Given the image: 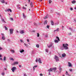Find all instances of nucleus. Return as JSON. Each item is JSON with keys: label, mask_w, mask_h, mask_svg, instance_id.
<instances>
[{"label": "nucleus", "mask_w": 76, "mask_h": 76, "mask_svg": "<svg viewBox=\"0 0 76 76\" xmlns=\"http://www.w3.org/2000/svg\"><path fill=\"white\" fill-rule=\"evenodd\" d=\"M63 47L64 48L65 50H67L68 49V44H64L63 45Z\"/></svg>", "instance_id": "f257e3e1"}, {"label": "nucleus", "mask_w": 76, "mask_h": 76, "mask_svg": "<svg viewBox=\"0 0 76 76\" xmlns=\"http://www.w3.org/2000/svg\"><path fill=\"white\" fill-rule=\"evenodd\" d=\"M56 70H57V68L54 67L53 68H50V69L48 70V72H50H50H52L53 70H54V71H56Z\"/></svg>", "instance_id": "f03ea898"}, {"label": "nucleus", "mask_w": 76, "mask_h": 76, "mask_svg": "<svg viewBox=\"0 0 76 76\" xmlns=\"http://www.w3.org/2000/svg\"><path fill=\"white\" fill-rule=\"evenodd\" d=\"M56 38L58 39V40L55 39L54 40V42H55L58 43V41H60V39H59V37H56Z\"/></svg>", "instance_id": "7ed1b4c3"}, {"label": "nucleus", "mask_w": 76, "mask_h": 76, "mask_svg": "<svg viewBox=\"0 0 76 76\" xmlns=\"http://www.w3.org/2000/svg\"><path fill=\"white\" fill-rule=\"evenodd\" d=\"M38 61L39 62V63H40V64H41L42 63V62L41 61V58H39L38 59H38H37L36 61V62H38Z\"/></svg>", "instance_id": "20e7f679"}, {"label": "nucleus", "mask_w": 76, "mask_h": 76, "mask_svg": "<svg viewBox=\"0 0 76 76\" xmlns=\"http://www.w3.org/2000/svg\"><path fill=\"white\" fill-rule=\"evenodd\" d=\"M15 70H16V68L15 66L13 67L11 69V70H12V72H15Z\"/></svg>", "instance_id": "39448f33"}, {"label": "nucleus", "mask_w": 76, "mask_h": 76, "mask_svg": "<svg viewBox=\"0 0 76 76\" xmlns=\"http://www.w3.org/2000/svg\"><path fill=\"white\" fill-rule=\"evenodd\" d=\"M10 34H13V29H10Z\"/></svg>", "instance_id": "423d86ee"}, {"label": "nucleus", "mask_w": 76, "mask_h": 76, "mask_svg": "<svg viewBox=\"0 0 76 76\" xmlns=\"http://www.w3.org/2000/svg\"><path fill=\"white\" fill-rule=\"evenodd\" d=\"M68 63L69 67H72V64H71V63L68 62Z\"/></svg>", "instance_id": "0eeeda50"}, {"label": "nucleus", "mask_w": 76, "mask_h": 76, "mask_svg": "<svg viewBox=\"0 0 76 76\" xmlns=\"http://www.w3.org/2000/svg\"><path fill=\"white\" fill-rule=\"evenodd\" d=\"M48 48H50V47H52V46L53 45V44L51 43L49 46H48V44L47 45Z\"/></svg>", "instance_id": "6e6552de"}, {"label": "nucleus", "mask_w": 76, "mask_h": 76, "mask_svg": "<svg viewBox=\"0 0 76 76\" xmlns=\"http://www.w3.org/2000/svg\"><path fill=\"white\" fill-rule=\"evenodd\" d=\"M18 63H18V61L15 62L13 64V65H15V64H18Z\"/></svg>", "instance_id": "1a4fd4ad"}, {"label": "nucleus", "mask_w": 76, "mask_h": 76, "mask_svg": "<svg viewBox=\"0 0 76 76\" xmlns=\"http://www.w3.org/2000/svg\"><path fill=\"white\" fill-rule=\"evenodd\" d=\"M62 56L63 57H66V54H65V53H64L62 54Z\"/></svg>", "instance_id": "9d476101"}, {"label": "nucleus", "mask_w": 76, "mask_h": 76, "mask_svg": "<svg viewBox=\"0 0 76 76\" xmlns=\"http://www.w3.org/2000/svg\"><path fill=\"white\" fill-rule=\"evenodd\" d=\"M24 33H25V32H24V31H23V30H21L20 32V34H24Z\"/></svg>", "instance_id": "9b49d317"}, {"label": "nucleus", "mask_w": 76, "mask_h": 76, "mask_svg": "<svg viewBox=\"0 0 76 76\" xmlns=\"http://www.w3.org/2000/svg\"><path fill=\"white\" fill-rule=\"evenodd\" d=\"M48 18V15H47L44 18V19H45Z\"/></svg>", "instance_id": "f8f14e48"}, {"label": "nucleus", "mask_w": 76, "mask_h": 76, "mask_svg": "<svg viewBox=\"0 0 76 76\" xmlns=\"http://www.w3.org/2000/svg\"><path fill=\"white\" fill-rule=\"evenodd\" d=\"M57 58H58V57L57 56H55L54 57V59H57Z\"/></svg>", "instance_id": "ddd939ff"}, {"label": "nucleus", "mask_w": 76, "mask_h": 76, "mask_svg": "<svg viewBox=\"0 0 76 76\" xmlns=\"http://www.w3.org/2000/svg\"><path fill=\"white\" fill-rule=\"evenodd\" d=\"M7 12H9V11H10V12H12V10H11V9H7Z\"/></svg>", "instance_id": "4468645a"}, {"label": "nucleus", "mask_w": 76, "mask_h": 76, "mask_svg": "<svg viewBox=\"0 0 76 76\" xmlns=\"http://www.w3.org/2000/svg\"><path fill=\"white\" fill-rule=\"evenodd\" d=\"M76 1H75L74 0L73 1H72L71 3L72 4H75L76 3Z\"/></svg>", "instance_id": "2eb2a0df"}, {"label": "nucleus", "mask_w": 76, "mask_h": 76, "mask_svg": "<svg viewBox=\"0 0 76 76\" xmlns=\"http://www.w3.org/2000/svg\"><path fill=\"white\" fill-rule=\"evenodd\" d=\"M23 18H24V19H25V18H26V16L25 15V14H24V13H23Z\"/></svg>", "instance_id": "dca6fc26"}, {"label": "nucleus", "mask_w": 76, "mask_h": 76, "mask_svg": "<svg viewBox=\"0 0 76 76\" xmlns=\"http://www.w3.org/2000/svg\"><path fill=\"white\" fill-rule=\"evenodd\" d=\"M1 1L2 3H4L5 1L4 0H1Z\"/></svg>", "instance_id": "f3484780"}, {"label": "nucleus", "mask_w": 76, "mask_h": 76, "mask_svg": "<svg viewBox=\"0 0 76 76\" xmlns=\"http://www.w3.org/2000/svg\"><path fill=\"white\" fill-rule=\"evenodd\" d=\"M20 53H23V52H24V50L22 49L20 51Z\"/></svg>", "instance_id": "a211bd4d"}, {"label": "nucleus", "mask_w": 76, "mask_h": 76, "mask_svg": "<svg viewBox=\"0 0 76 76\" xmlns=\"http://www.w3.org/2000/svg\"><path fill=\"white\" fill-rule=\"evenodd\" d=\"M51 23L52 25H54V22L53 21H51Z\"/></svg>", "instance_id": "6ab92c4d"}, {"label": "nucleus", "mask_w": 76, "mask_h": 76, "mask_svg": "<svg viewBox=\"0 0 76 76\" xmlns=\"http://www.w3.org/2000/svg\"><path fill=\"white\" fill-rule=\"evenodd\" d=\"M2 39H3V40H5V37H4V36H2Z\"/></svg>", "instance_id": "aec40b11"}, {"label": "nucleus", "mask_w": 76, "mask_h": 76, "mask_svg": "<svg viewBox=\"0 0 76 76\" xmlns=\"http://www.w3.org/2000/svg\"><path fill=\"white\" fill-rule=\"evenodd\" d=\"M52 2V1H51V0H49V4H50V3H51Z\"/></svg>", "instance_id": "412c9836"}, {"label": "nucleus", "mask_w": 76, "mask_h": 76, "mask_svg": "<svg viewBox=\"0 0 76 76\" xmlns=\"http://www.w3.org/2000/svg\"><path fill=\"white\" fill-rule=\"evenodd\" d=\"M66 75H67L68 76H69V73H68V72H67V71L66 72Z\"/></svg>", "instance_id": "4be33fe9"}, {"label": "nucleus", "mask_w": 76, "mask_h": 76, "mask_svg": "<svg viewBox=\"0 0 76 76\" xmlns=\"http://www.w3.org/2000/svg\"><path fill=\"white\" fill-rule=\"evenodd\" d=\"M44 23L45 25V24H47V20L45 21Z\"/></svg>", "instance_id": "5701e85b"}, {"label": "nucleus", "mask_w": 76, "mask_h": 76, "mask_svg": "<svg viewBox=\"0 0 76 76\" xmlns=\"http://www.w3.org/2000/svg\"><path fill=\"white\" fill-rule=\"evenodd\" d=\"M30 4H31V7H32L33 6V5H32V4H33V3H32V2H31L30 3Z\"/></svg>", "instance_id": "b1692460"}, {"label": "nucleus", "mask_w": 76, "mask_h": 76, "mask_svg": "<svg viewBox=\"0 0 76 76\" xmlns=\"http://www.w3.org/2000/svg\"><path fill=\"white\" fill-rule=\"evenodd\" d=\"M36 47H37V48H39V45L38 44H37L36 45Z\"/></svg>", "instance_id": "393cba45"}, {"label": "nucleus", "mask_w": 76, "mask_h": 76, "mask_svg": "<svg viewBox=\"0 0 76 76\" xmlns=\"http://www.w3.org/2000/svg\"><path fill=\"white\" fill-rule=\"evenodd\" d=\"M24 45L25 46L27 47H28V44H26V43H24Z\"/></svg>", "instance_id": "a878e982"}, {"label": "nucleus", "mask_w": 76, "mask_h": 76, "mask_svg": "<svg viewBox=\"0 0 76 76\" xmlns=\"http://www.w3.org/2000/svg\"><path fill=\"white\" fill-rule=\"evenodd\" d=\"M56 61H59V58H57V59H55Z\"/></svg>", "instance_id": "bb28decb"}, {"label": "nucleus", "mask_w": 76, "mask_h": 76, "mask_svg": "<svg viewBox=\"0 0 76 76\" xmlns=\"http://www.w3.org/2000/svg\"><path fill=\"white\" fill-rule=\"evenodd\" d=\"M1 20L4 23H6V21H5L4 20V19H2Z\"/></svg>", "instance_id": "cd10ccee"}, {"label": "nucleus", "mask_w": 76, "mask_h": 76, "mask_svg": "<svg viewBox=\"0 0 76 76\" xmlns=\"http://www.w3.org/2000/svg\"><path fill=\"white\" fill-rule=\"evenodd\" d=\"M2 76H4V72H2Z\"/></svg>", "instance_id": "c85d7f7f"}, {"label": "nucleus", "mask_w": 76, "mask_h": 76, "mask_svg": "<svg viewBox=\"0 0 76 76\" xmlns=\"http://www.w3.org/2000/svg\"><path fill=\"white\" fill-rule=\"evenodd\" d=\"M37 37H39V33H37Z\"/></svg>", "instance_id": "c756f323"}, {"label": "nucleus", "mask_w": 76, "mask_h": 76, "mask_svg": "<svg viewBox=\"0 0 76 76\" xmlns=\"http://www.w3.org/2000/svg\"><path fill=\"white\" fill-rule=\"evenodd\" d=\"M4 61H5V60H6V56H4Z\"/></svg>", "instance_id": "7c9ffc66"}, {"label": "nucleus", "mask_w": 76, "mask_h": 76, "mask_svg": "<svg viewBox=\"0 0 76 76\" xmlns=\"http://www.w3.org/2000/svg\"><path fill=\"white\" fill-rule=\"evenodd\" d=\"M69 70L70 72H72L73 70L72 69H69Z\"/></svg>", "instance_id": "2f4dec72"}, {"label": "nucleus", "mask_w": 76, "mask_h": 76, "mask_svg": "<svg viewBox=\"0 0 76 76\" xmlns=\"http://www.w3.org/2000/svg\"><path fill=\"white\" fill-rule=\"evenodd\" d=\"M5 29H6V30H7L8 29L7 28V27H6V26L5 27Z\"/></svg>", "instance_id": "473e14b6"}, {"label": "nucleus", "mask_w": 76, "mask_h": 76, "mask_svg": "<svg viewBox=\"0 0 76 76\" xmlns=\"http://www.w3.org/2000/svg\"><path fill=\"white\" fill-rule=\"evenodd\" d=\"M56 29L58 32V31H59V28H58Z\"/></svg>", "instance_id": "72a5a7b5"}, {"label": "nucleus", "mask_w": 76, "mask_h": 76, "mask_svg": "<svg viewBox=\"0 0 76 76\" xmlns=\"http://www.w3.org/2000/svg\"><path fill=\"white\" fill-rule=\"evenodd\" d=\"M23 9H25V10L26 9V8H25V7H23Z\"/></svg>", "instance_id": "f704fd0d"}, {"label": "nucleus", "mask_w": 76, "mask_h": 76, "mask_svg": "<svg viewBox=\"0 0 76 76\" xmlns=\"http://www.w3.org/2000/svg\"><path fill=\"white\" fill-rule=\"evenodd\" d=\"M20 41L21 42H23V40L22 39L20 40Z\"/></svg>", "instance_id": "c9c22d12"}, {"label": "nucleus", "mask_w": 76, "mask_h": 76, "mask_svg": "<svg viewBox=\"0 0 76 76\" xmlns=\"http://www.w3.org/2000/svg\"><path fill=\"white\" fill-rule=\"evenodd\" d=\"M11 51L13 53H15V51L13 50H12Z\"/></svg>", "instance_id": "e433bc0d"}, {"label": "nucleus", "mask_w": 76, "mask_h": 76, "mask_svg": "<svg viewBox=\"0 0 76 76\" xmlns=\"http://www.w3.org/2000/svg\"><path fill=\"white\" fill-rule=\"evenodd\" d=\"M49 27L50 26H47V28H48V29H49Z\"/></svg>", "instance_id": "4c0bfd02"}, {"label": "nucleus", "mask_w": 76, "mask_h": 76, "mask_svg": "<svg viewBox=\"0 0 76 76\" xmlns=\"http://www.w3.org/2000/svg\"><path fill=\"white\" fill-rule=\"evenodd\" d=\"M10 60H13V61L14 60V59H13V58H11L10 59Z\"/></svg>", "instance_id": "58836bf2"}, {"label": "nucleus", "mask_w": 76, "mask_h": 76, "mask_svg": "<svg viewBox=\"0 0 76 76\" xmlns=\"http://www.w3.org/2000/svg\"><path fill=\"white\" fill-rule=\"evenodd\" d=\"M10 19L11 20H13V18H10Z\"/></svg>", "instance_id": "ea45409f"}, {"label": "nucleus", "mask_w": 76, "mask_h": 76, "mask_svg": "<svg viewBox=\"0 0 76 76\" xmlns=\"http://www.w3.org/2000/svg\"><path fill=\"white\" fill-rule=\"evenodd\" d=\"M46 52H48V49H46L45 50Z\"/></svg>", "instance_id": "a19ab883"}, {"label": "nucleus", "mask_w": 76, "mask_h": 76, "mask_svg": "<svg viewBox=\"0 0 76 76\" xmlns=\"http://www.w3.org/2000/svg\"><path fill=\"white\" fill-rule=\"evenodd\" d=\"M50 72H51V71H50L49 72V75H51V74L50 73Z\"/></svg>", "instance_id": "79ce46f5"}, {"label": "nucleus", "mask_w": 76, "mask_h": 76, "mask_svg": "<svg viewBox=\"0 0 76 76\" xmlns=\"http://www.w3.org/2000/svg\"><path fill=\"white\" fill-rule=\"evenodd\" d=\"M70 10H72L73 8H70Z\"/></svg>", "instance_id": "37998d69"}, {"label": "nucleus", "mask_w": 76, "mask_h": 76, "mask_svg": "<svg viewBox=\"0 0 76 76\" xmlns=\"http://www.w3.org/2000/svg\"><path fill=\"white\" fill-rule=\"evenodd\" d=\"M40 76H43L42 74H40Z\"/></svg>", "instance_id": "c03bdc74"}, {"label": "nucleus", "mask_w": 76, "mask_h": 76, "mask_svg": "<svg viewBox=\"0 0 76 76\" xmlns=\"http://www.w3.org/2000/svg\"><path fill=\"white\" fill-rule=\"evenodd\" d=\"M59 70H60V71H61L62 69H61V68H60L59 69Z\"/></svg>", "instance_id": "a18cd8bd"}, {"label": "nucleus", "mask_w": 76, "mask_h": 76, "mask_svg": "<svg viewBox=\"0 0 76 76\" xmlns=\"http://www.w3.org/2000/svg\"><path fill=\"white\" fill-rule=\"evenodd\" d=\"M1 34L2 35V36H4V34H3V33H2V34Z\"/></svg>", "instance_id": "49530a36"}, {"label": "nucleus", "mask_w": 76, "mask_h": 76, "mask_svg": "<svg viewBox=\"0 0 76 76\" xmlns=\"http://www.w3.org/2000/svg\"><path fill=\"white\" fill-rule=\"evenodd\" d=\"M27 42H29V39H27Z\"/></svg>", "instance_id": "de8ad7c7"}, {"label": "nucleus", "mask_w": 76, "mask_h": 76, "mask_svg": "<svg viewBox=\"0 0 76 76\" xmlns=\"http://www.w3.org/2000/svg\"><path fill=\"white\" fill-rule=\"evenodd\" d=\"M2 50V48L0 47V50Z\"/></svg>", "instance_id": "09e8293b"}, {"label": "nucleus", "mask_w": 76, "mask_h": 76, "mask_svg": "<svg viewBox=\"0 0 76 76\" xmlns=\"http://www.w3.org/2000/svg\"><path fill=\"white\" fill-rule=\"evenodd\" d=\"M0 60H3V59H2V58H0Z\"/></svg>", "instance_id": "8fccbe9b"}, {"label": "nucleus", "mask_w": 76, "mask_h": 76, "mask_svg": "<svg viewBox=\"0 0 76 76\" xmlns=\"http://www.w3.org/2000/svg\"><path fill=\"white\" fill-rule=\"evenodd\" d=\"M34 25H37V23H34Z\"/></svg>", "instance_id": "3c124183"}, {"label": "nucleus", "mask_w": 76, "mask_h": 76, "mask_svg": "<svg viewBox=\"0 0 76 76\" xmlns=\"http://www.w3.org/2000/svg\"><path fill=\"white\" fill-rule=\"evenodd\" d=\"M24 76H27V75H26V74H24Z\"/></svg>", "instance_id": "603ef678"}, {"label": "nucleus", "mask_w": 76, "mask_h": 76, "mask_svg": "<svg viewBox=\"0 0 76 76\" xmlns=\"http://www.w3.org/2000/svg\"><path fill=\"white\" fill-rule=\"evenodd\" d=\"M16 32H17V33H19V31H18V30H16Z\"/></svg>", "instance_id": "864d4df0"}, {"label": "nucleus", "mask_w": 76, "mask_h": 76, "mask_svg": "<svg viewBox=\"0 0 76 76\" xmlns=\"http://www.w3.org/2000/svg\"><path fill=\"white\" fill-rule=\"evenodd\" d=\"M33 70L34 71L35 70V67H33Z\"/></svg>", "instance_id": "5fc2aeb1"}, {"label": "nucleus", "mask_w": 76, "mask_h": 76, "mask_svg": "<svg viewBox=\"0 0 76 76\" xmlns=\"http://www.w3.org/2000/svg\"><path fill=\"white\" fill-rule=\"evenodd\" d=\"M19 67H21V65H19Z\"/></svg>", "instance_id": "6e6d98bb"}, {"label": "nucleus", "mask_w": 76, "mask_h": 76, "mask_svg": "<svg viewBox=\"0 0 76 76\" xmlns=\"http://www.w3.org/2000/svg\"><path fill=\"white\" fill-rule=\"evenodd\" d=\"M34 67H37V66L36 65L35 66H34Z\"/></svg>", "instance_id": "4d7b16f0"}, {"label": "nucleus", "mask_w": 76, "mask_h": 76, "mask_svg": "<svg viewBox=\"0 0 76 76\" xmlns=\"http://www.w3.org/2000/svg\"><path fill=\"white\" fill-rule=\"evenodd\" d=\"M69 29H70L71 30H72V28H69Z\"/></svg>", "instance_id": "13d9d810"}, {"label": "nucleus", "mask_w": 76, "mask_h": 76, "mask_svg": "<svg viewBox=\"0 0 76 76\" xmlns=\"http://www.w3.org/2000/svg\"><path fill=\"white\" fill-rule=\"evenodd\" d=\"M62 27L63 29H64V27L63 26H62Z\"/></svg>", "instance_id": "bf43d9fd"}, {"label": "nucleus", "mask_w": 76, "mask_h": 76, "mask_svg": "<svg viewBox=\"0 0 76 76\" xmlns=\"http://www.w3.org/2000/svg\"><path fill=\"white\" fill-rule=\"evenodd\" d=\"M55 31H57V30H55L54 32H55Z\"/></svg>", "instance_id": "052dcab7"}, {"label": "nucleus", "mask_w": 76, "mask_h": 76, "mask_svg": "<svg viewBox=\"0 0 76 76\" xmlns=\"http://www.w3.org/2000/svg\"><path fill=\"white\" fill-rule=\"evenodd\" d=\"M74 9H75V10H76V7H75L74 8Z\"/></svg>", "instance_id": "680f3d73"}, {"label": "nucleus", "mask_w": 76, "mask_h": 76, "mask_svg": "<svg viewBox=\"0 0 76 76\" xmlns=\"http://www.w3.org/2000/svg\"><path fill=\"white\" fill-rule=\"evenodd\" d=\"M0 57H1V55H0Z\"/></svg>", "instance_id": "e2e57ef3"}, {"label": "nucleus", "mask_w": 76, "mask_h": 76, "mask_svg": "<svg viewBox=\"0 0 76 76\" xmlns=\"http://www.w3.org/2000/svg\"><path fill=\"white\" fill-rule=\"evenodd\" d=\"M30 0H28V2H30Z\"/></svg>", "instance_id": "0e129e2a"}, {"label": "nucleus", "mask_w": 76, "mask_h": 76, "mask_svg": "<svg viewBox=\"0 0 76 76\" xmlns=\"http://www.w3.org/2000/svg\"><path fill=\"white\" fill-rule=\"evenodd\" d=\"M18 8V9H20V7H19Z\"/></svg>", "instance_id": "69168bd1"}, {"label": "nucleus", "mask_w": 76, "mask_h": 76, "mask_svg": "<svg viewBox=\"0 0 76 76\" xmlns=\"http://www.w3.org/2000/svg\"><path fill=\"white\" fill-rule=\"evenodd\" d=\"M32 32H35V31H32Z\"/></svg>", "instance_id": "338daca9"}, {"label": "nucleus", "mask_w": 76, "mask_h": 76, "mask_svg": "<svg viewBox=\"0 0 76 76\" xmlns=\"http://www.w3.org/2000/svg\"><path fill=\"white\" fill-rule=\"evenodd\" d=\"M5 12H7V10H5Z\"/></svg>", "instance_id": "774afa93"}]
</instances>
